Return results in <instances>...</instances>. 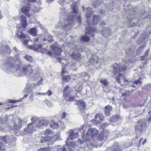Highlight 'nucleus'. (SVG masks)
I'll use <instances>...</instances> for the list:
<instances>
[{"mask_svg":"<svg viewBox=\"0 0 151 151\" xmlns=\"http://www.w3.org/2000/svg\"><path fill=\"white\" fill-rule=\"evenodd\" d=\"M47 94V95L49 96L51 95L52 94V92L51 91L49 90H48V91H47V93H37L38 95H43L44 94Z\"/></svg>","mask_w":151,"mask_h":151,"instance_id":"obj_47","label":"nucleus"},{"mask_svg":"<svg viewBox=\"0 0 151 151\" xmlns=\"http://www.w3.org/2000/svg\"><path fill=\"white\" fill-rule=\"evenodd\" d=\"M23 92L24 93H27L28 95L31 94H33V93L30 88L29 87H26L23 90Z\"/></svg>","mask_w":151,"mask_h":151,"instance_id":"obj_42","label":"nucleus"},{"mask_svg":"<svg viewBox=\"0 0 151 151\" xmlns=\"http://www.w3.org/2000/svg\"><path fill=\"white\" fill-rule=\"evenodd\" d=\"M111 31L109 27L103 28L102 31V34L104 36L107 37L110 35Z\"/></svg>","mask_w":151,"mask_h":151,"instance_id":"obj_19","label":"nucleus"},{"mask_svg":"<svg viewBox=\"0 0 151 151\" xmlns=\"http://www.w3.org/2000/svg\"><path fill=\"white\" fill-rule=\"evenodd\" d=\"M108 131H104L103 132L100 133L97 137V139L98 140L101 141L106 138L108 135Z\"/></svg>","mask_w":151,"mask_h":151,"instance_id":"obj_17","label":"nucleus"},{"mask_svg":"<svg viewBox=\"0 0 151 151\" xmlns=\"http://www.w3.org/2000/svg\"><path fill=\"white\" fill-rule=\"evenodd\" d=\"M20 22L21 23L22 27L23 29L26 28V27L27 23L26 17L22 15L20 17Z\"/></svg>","mask_w":151,"mask_h":151,"instance_id":"obj_23","label":"nucleus"},{"mask_svg":"<svg viewBox=\"0 0 151 151\" xmlns=\"http://www.w3.org/2000/svg\"><path fill=\"white\" fill-rule=\"evenodd\" d=\"M108 5V6L107 5V6H108L107 8L108 9H111L112 6H113V2H111V3L110 4H109Z\"/></svg>","mask_w":151,"mask_h":151,"instance_id":"obj_57","label":"nucleus"},{"mask_svg":"<svg viewBox=\"0 0 151 151\" xmlns=\"http://www.w3.org/2000/svg\"><path fill=\"white\" fill-rule=\"evenodd\" d=\"M7 140L8 138L6 136H0V149L3 145L2 142H3L5 144H6L8 142Z\"/></svg>","mask_w":151,"mask_h":151,"instance_id":"obj_33","label":"nucleus"},{"mask_svg":"<svg viewBox=\"0 0 151 151\" xmlns=\"http://www.w3.org/2000/svg\"><path fill=\"white\" fill-rule=\"evenodd\" d=\"M37 151H48V149L47 147L40 148L38 149Z\"/></svg>","mask_w":151,"mask_h":151,"instance_id":"obj_50","label":"nucleus"},{"mask_svg":"<svg viewBox=\"0 0 151 151\" xmlns=\"http://www.w3.org/2000/svg\"><path fill=\"white\" fill-rule=\"evenodd\" d=\"M47 52L46 49L45 48H41V49L40 50V51H39V52H41V53H45L46 54V52Z\"/></svg>","mask_w":151,"mask_h":151,"instance_id":"obj_54","label":"nucleus"},{"mask_svg":"<svg viewBox=\"0 0 151 151\" xmlns=\"http://www.w3.org/2000/svg\"><path fill=\"white\" fill-rule=\"evenodd\" d=\"M122 79H123V75L122 74L119 73L118 76L116 79V81H117L121 86H122V85L121 84V81Z\"/></svg>","mask_w":151,"mask_h":151,"instance_id":"obj_38","label":"nucleus"},{"mask_svg":"<svg viewBox=\"0 0 151 151\" xmlns=\"http://www.w3.org/2000/svg\"><path fill=\"white\" fill-rule=\"evenodd\" d=\"M98 130L95 128L89 129L86 134L87 135L94 137L98 134Z\"/></svg>","mask_w":151,"mask_h":151,"instance_id":"obj_18","label":"nucleus"},{"mask_svg":"<svg viewBox=\"0 0 151 151\" xmlns=\"http://www.w3.org/2000/svg\"><path fill=\"white\" fill-rule=\"evenodd\" d=\"M102 2V0H93L92 3V5L95 7H97Z\"/></svg>","mask_w":151,"mask_h":151,"instance_id":"obj_41","label":"nucleus"},{"mask_svg":"<svg viewBox=\"0 0 151 151\" xmlns=\"http://www.w3.org/2000/svg\"><path fill=\"white\" fill-rule=\"evenodd\" d=\"M100 24L101 25L105 26L106 25V23L103 21L101 22Z\"/></svg>","mask_w":151,"mask_h":151,"instance_id":"obj_64","label":"nucleus"},{"mask_svg":"<svg viewBox=\"0 0 151 151\" xmlns=\"http://www.w3.org/2000/svg\"><path fill=\"white\" fill-rule=\"evenodd\" d=\"M71 56L72 58L74 60L79 61L81 59V55L80 53H78L77 54H74L72 55Z\"/></svg>","mask_w":151,"mask_h":151,"instance_id":"obj_37","label":"nucleus"},{"mask_svg":"<svg viewBox=\"0 0 151 151\" xmlns=\"http://www.w3.org/2000/svg\"><path fill=\"white\" fill-rule=\"evenodd\" d=\"M105 113L106 115L108 116H110L111 111L112 110V107L110 106H106L105 107Z\"/></svg>","mask_w":151,"mask_h":151,"instance_id":"obj_30","label":"nucleus"},{"mask_svg":"<svg viewBox=\"0 0 151 151\" xmlns=\"http://www.w3.org/2000/svg\"><path fill=\"white\" fill-rule=\"evenodd\" d=\"M27 6H23L21 8L22 12L24 13L26 15H27L28 17H30V15L29 14V4L28 3H27Z\"/></svg>","mask_w":151,"mask_h":151,"instance_id":"obj_21","label":"nucleus"},{"mask_svg":"<svg viewBox=\"0 0 151 151\" xmlns=\"http://www.w3.org/2000/svg\"><path fill=\"white\" fill-rule=\"evenodd\" d=\"M29 46L31 48L32 47L33 50L34 51L38 52L40 51V50L41 49L42 47V46L41 44H34L33 46L32 45H29Z\"/></svg>","mask_w":151,"mask_h":151,"instance_id":"obj_26","label":"nucleus"},{"mask_svg":"<svg viewBox=\"0 0 151 151\" xmlns=\"http://www.w3.org/2000/svg\"><path fill=\"white\" fill-rule=\"evenodd\" d=\"M32 66L30 65V70H28L27 73V75L32 80H37L40 77L41 73L39 69L33 70L32 69Z\"/></svg>","mask_w":151,"mask_h":151,"instance_id":"obj_6","label":"nucleus"},{"mask_svg":"<svg viewBox=\"0 0 151 151\" xmlns=\"http://www.w3.org/2000/svg\"><path fill=\"white\" fill-rule=\"evenodd\" d=\"M93 11L92 8L89 7L87 8V11L86 14V16L87 18L90 17L92 15L93 13Z\"/></svg>","mask_w":151,"mask_h":151,"instance_id":"obj_34","label":"nucleus"},{"mask_svg":"<svg viewBox=\"0 0 151 151\" xmlns=\"http://www.w3.org/2000/svg\"><path fill=\"white\" fill-rule=\"evenodd\" d=\"M147 59V57L146 56H145L144 55L141 56L140 58V59L142 60H144L145 59L146 60Z\"/></svg>","mask_w":151,"mask_h":151,"instance_id":"obj_59","label":"nucleus"},{"mask_svg":"<svg viewBox=\"0 0 151 151\" xmlns=\"http://www.w3.org/2000/svg\"><path fill=\"white\" fill-rule=\"evenodd\" d=\"M49 121L45 119H42L40 121H38L37 123L36 124L35 127L37 129L42 128L44 127L47 126L49 123Z\"/></svg>","mask_w":151,"mask_h":151,"instance_id":"obj_12","label":"nucleus"},{"mask_svg":"<svg viewBox=\"0 0 151 151\" xmlns=\"http://www.w3.org/2000/svg\"><path fill=\"white\" fill-rule=\"evenodd\" d=\"M71 8L73 11L71 12H67L65 9L64 8H60V11L59 13L60 16L62 18L63 16L65 17L64 23L60 22L58 25L61 28L63 27V30H67L70 29L72 26L74 20L76 19L75 14H78V11L75 3L71 4Z\"/></svg>","mask_w":151,"mask_h":151,"instance_id":"obj_1","label":"nucleus"},{"mask_svg":"<svg viewBox=\"0 0 151 151\" xmlns=\"http://www.w3.org/2000/svg\"><path fill=\"white\" fill-rule=\"evenodd\" d=\"M77 21L78 23L79 24L81 23V19L80 16H78L77 18Z\"/></svg>","mask_w":151,"mask_h":151,"instance_id":"obj_58","label":"nucleus"},{"mask_svg":"<svg viewBox=\"0 0 151 151\" xmlns=\"http://www.w3.org/2000/svg\"><path fill=\"white\" fill-rule=\"evenodd\" d=\"M113 73L115 75L118 73L119 72H124L127 68V67L125 65H114L112 67Z\"/></svg>","mask_w":151,"mask_h":151,"instance_id":"obj_9","label":"nucleus"},{"mask_svg":"<svg viewBox=\"0 0 151 151\" xmlns=\"http://www.w3.org/2000/svg\"><path fill=\"white\" fill-rule=\"evenodd\" d=\"M23 57L29 62H31L32 60V58L31 56L29 55H26L24 56Z\"/></svg>","mask_w":151,"mask_h":151,"instance_id":"obj_46","label":"nucleus"},{"mask_svg":"<svg viewBox=\"0 0 151 151\" xmlns=\"http://www.w3.org/2000/svg\"><path fill=\"white\" fill-rule=\"evenodd\" d=\"M41 29L42 31H43L44 32L46 33H47V30L45 27L43 26H41Z\"/></svg>","mask_w":151,"mask_h":151,"instance_id":"obj_56","label":"nucleus"},{"mask_svg":"<svg viewBox=\"0 0 151 151\" xmlns=\"http://www.w3.org/2000/svg\"><path fill=\"white\" fill-rule=\"evenodd\" d=\"M29 95H30L29 97V101H32L33 100V96L32 95V94H29Z\"/></svg>","mask_w":151,"mask_h":151,"instance_id":"obj_61","label":"nucleus"},{"mask_svg":"<svg viewBox=\"0 0 151 151\" xmlns=\"http://www.w3.org/2000/svg\"><path fill=\"white\" fill-rule=\"evenodd\" d=\"M146 90L147 91H149L151 90V85L150 84H148L146 86H145V87Z\"/></svg>","mask_w":151,"mask_h":151,"instance_id":"obj_48","label":"nucleus"},{"mask_svg":"<svg viewBox=\"0 0 151 151\" xmlns=\"http://www.w3.org/2000/svg\"><path fill=\"white\" fill-rule=\"evenodd\" d=\"M98 57L95 55H93L91 56V58L89 60V62L93 64L94 65H95L98 63Z\"/></svg>","mask_w":151,"mask_h":151,"instance_id":"obj_29","label":"nucleus"},{"mask_svg":"<svg viewBox=\"0 0 151 151\" xmlns=\"http://www.w3.org/2000/svg\"><path fill=\"white\" fill-rule=\"evenodd\" d=\"M57 137V135H54L52 137L50 136H45V137L40 136L37 138L36 140L39 143H43L46 142L49 140L52 141L56 140Z\"/></svg>","mask_w":151,"mask_h":151,"instance_id":"obj_7","label":"nucleus"},{"mask_svg":"<svg viewBox=\"0 0 151 151\" xmlns=\"http://www.w3.org/2000/svg\"><path fill=\"white\" fill-rule=\"evenodd\" d=\"M29 33L32 35H35L36 33V29L32 28L29 30Z\"/></svg>","mask_w":151,"mask_h":151,"instance_id":"obj_45","label":"nucleus"},{"mask_svg":"<svg viewBox=\"0 0 151 151\" xmlns=\"http://www.w3.org/2000/svg\"><path fill=\"white\" fill-rule=\"evenodd\" d=\"M46 35L47 36V37L46 38H44L43 39V41L47 40L49 42H51L52 40L53 36L50 35L49 33H46Z\"/></svg>","mask_w":151,"mask_h":151,"instance_id":"obj_39","label":"nucleus"},{"mask_svg":"<svg viewBox=\"0 0 151 151\" xmlns=\"http://www.w3.org/2000/svg\"><path fill=\"white\" fill-rule=\"evenodd\" d=\"M54 132L50 129H47L44 133L46 135V136H50L52 137L54 135H54Z\"/></svg>","mask_w":151,"mask_h":151,"instance_id":"obj_35","label":"nucleus"},{"mask_svg":"<svg viewBox=\"0 0 151 151\" xmlns=\"http://www.w3.org/2000/svg\"><path fill=\"white\" fill-rule=\"evenodd\" d=\"M23 120L20 118L18 119L17 121L14 124V129L17 130L20 129L22 126V122Z\"/></svg>","mask_w":151,"mask_h":151,"instance_id":"obj_20","label":"nucleus"},{"mask_svg":"<svg viewBox=\"0 0 151 151\" xmlns=\"http://www.w3.org/2000/svg\"><path fill=\"white\" fill-rule=\"evenodd\" d=\"M90 40V37L87 35H85L82 36L81 37V40L82 41L84 42H88Z\"/></svg>","mask_w":151,"mask_h":151,"instance_id":"obj_40","label":"nucleus"},{"mask_svg":"<svg viewBox=\"0 0 151 151\" xmlns=\"http://www.w3.org/2000/svg\"><path fill=\"white\" fill-rule=\"evenodd\" d=\"M86 24L85 25L86 34H89L92 37H93L94 35L92 34L91 33L94 32H97L98 31L96 28L91 27V24L90 23V21L88 19H86Z\"/></svg>","mask_w":151,"mask_h":151,"instance_id":"obj_8","label":"nucleus"},{"mask_svg":"<svg viewBox=\"0 0 151 151\" xmlns=\"http://www.w3.org/2000/svg\"><path fill=\"white\" fill-rule=\"evenodd\" d=\"M109 101L110 102H112L113 104H116L115 100L114 97H113L111 99H109Z\"/></svg>","mask_w":151,"mask_h":151,"instance_id":"obj_53","label":"nucleus"},{"mask_svg":"<svg viewBox=\"0 0 151 151\" xmlns=\"http://www.w3.org/2000/svg\"><path fill=\"white\" fill-rule=\"evenodd\" d=\"M38 118L36 117L33 116L31 118V120L33 123H35L37 121Z\"/></svg>","mask_w":151,"mask_h":151,"instance_id":"obj_52","label":"nucleus"},{"mask_svg":"<svg viewBox=\"0 0 151 151\" xmlns=\"http://www.w3.org/2000/svg\"><path fill=\"white\" fill-rule=\"evenodd\" d=\"M35 126L32 123L28 124L27 128L24 129V132L26 135H29L33 132L34 130H35Z\"/></svg>","mask_w":151,"mask_h":151,"instance_id":"obj_11","label":"nucleus"},{"mask_svg":"<svg viewBox=\"0 0 151 151\" xmlns=\"http://www.w3.org/2000/svg\"><path fill=\"white\" fill-rule=\"evenodd\" d=\"M120 117V116L115 115L111 118L110 122L112 125H116L121 121Z\"/></svg>","mask_w":151,"mask_h":151,"instance_id":"obj_14","label":"nucleus"},{"mask_svg":"<svg viewBox=\"0 0 151 151\" xmlns=\"http://www.w3.org/2000/svg\"><path fill=\"white\" fill-rule=\"evenodd\" d=\"M100 19V18L99 16L94 15L93 17L92 24L93 25L96 24Z\"/></svg>","mask_w":151,"mask_h":151,"instance_id":"obj_31","label":"nucleus"},{"mask_svg":"<svg viewBox=\"0 0 151 151\" xmlns=\"http://www.w3.org/2000/svg\"><path fill=\"white\" fill-rule=\"evenodd\" d=\"M141 78H140L139 79H138L136 81H134V83H132L131 85V86L134 88H139L141 86V85L142 83V81H140L142 80Z\"/></svg>","mask_w":151,"mask_h":151,"instance_id":"obj_25","label":"nucleus"},{"mask_svg":"<svg viewBox=\"0 0 151 151\" xmlns=\"http://www.w3.org/2000/svg\"><path fill=\"white\" fill-rule=\"evenodd\" d=\"M29 42L28 40H25L23 42V44L24 45H27Z\"/></svg>","mask_w":151,"mask_h":151,"instance_id":"obj_63","label":"nucleus"},{"mask_svg":"<svg viewBox=\"0 0 151 151\" xmlns=\"http://www.w3.org/2000/svg\"><path fill=\"white\" fill-rule=\"evenodd\" d=\"M109 125V124L108 123H104L101 125V128L104 129L106 127L108 126Z\"/></svg>","mask_w":151,"mask_h":151,"instance_id":"obj_51","label":"nucleus"},{"mask_svg":"<svg viewBox=\"0 0 151 151\" xmlns=\"http://www.w3.org/2000/svg\"><path fill=\"white\" fill-rule=\"evenodd\" d=\"M119 92L122 94V96H129L131 95V93L130 94V91L125 90L124 89L122 88H120Z\"/></svg>","mask_w":151,"mask_h":151,"instance_id":"obj_28","label":"nucleus"},{"mask_svg":"<svg viewBox=\"0 0 151 151\" xmlns=\"http://www.w3.org/2000/svg\"><path fill=\"white\" fill-rule=\"evenodd\" d=\"M104 119V116L102 114L97 113L95 116V119L92 120V122L95 124H97L100 122L99 120L103 121Z\"/></svg>","mask_w":151,"mask_h":151,"instance_id":"obj_15","label":"nucleus"},{"mask_svg":"<svg viewBox=\"0 0 151 151\" xmlns=\"http://www.w3.org/2000/svg\"><path fill=\"white\" fill-rule=\"evenodd\" d=\"M14 58L15 60L13 59L12 57L7 58L1 66L2 69L4 71H6L7 69L14 68L15 66V60L16 61H19V56L18 55L15 56Z\"/></svg>","mask_w":151,"mask_h":151,"instance_id":"obj_3","label":"nucleus"},{"mask_svg":"<svg viewBox=\"0 0 151 151\" xmlns=\"http://www.w3.org/2000/svg\"><path fill=\"white\" fill-rule=\"evenodd\" d=\"M50 48L53 51L56 52L55 53L57 55H59L60 54L61 49L55 45L53 44L50 46Z\"/></svg>","mask_w":151,"mask_h":151,"instance_id":"obj_24","label":"nucleus"},{"mask_svg":"<svg viewBox=\"0 0 151 151\" xmlns=\"http://www.w3.org/2000/svg\"><path fill=\"white\" fill-rule=\"evenodd\" d=\"M146 124V121L144 120L137 121L135 127V131H142V130L145 128Z\"/></svg>","mask_w":151,"mask_h":151,"instance_id":"obj_10","label":"nucleus"},{"mask_svg":"<svg viewBox=\"0 0 151 151\" xmlns=\"http://www.w3.org/2000/svg\"><path fill=\"white\" fill-rule=\"evenodd\" d=\"M146 19H149V20L151 22V16L150 15H147L145 18Z\"/></svg>","mask_w":151,"mask_h":151,"instance_id":"obj_62","label":"nucleus"},{"mask_svg":"<svg viewBox=\"0 0 151 151\" xmlns=\"http://www.w3.org/2000/svg\"><path fill=\"white\" fill-rule=\"evenodd\" d=\"M76 104L78 106V107L81 111H83L86 107V103L84 101H78L76 102Z\"/></svg>","mask_w":151,"mask_h":151,"instance_id":"obj_22","label":"nucleus"},{"mask_svg":"<svg viewBox=\"0 0 151 151\" xmlns=\"http://www.w3.org/2000/svg\"><path fill=\"white\" fill-rule=\"evenodd\" d=\"M11 50L8 45H3L0 48V53L3 55L9 54Z\"/></svg>","mask_w":151,"mask_h":151,"instance_id":"obj_13","label":"nucleus"},{"mask_svg":"<svg viewBox=\"0 0 151 151\" xmlns=\"http://www.w3.org/2000/svg\"><path fill=\"white\" fill-rule=\"evenodd\" d=\"M150 48L148 49L145 52V53L144 54V55L145 56H146L147 57L148 56L149 53L150 52Z\"/></svg>","mask_w":151,"mask_h":151,"instance_id":"obj_55","label":"nucleus"},{"mask_svg":"<svg viewBox=\"0 0 151 151\" xmlns=\"http://www.w3.org/2000/svg\"><path fill=\"white\" fill-rule=\"evenodd\" d=\"M122 150L121 146L114 144L111 148V151H121Z\"/></svg>","mask_w":151,"mask_h":151,"instance_id":"obj_32","label":"nucleus"},{"mask_svg":"<svg viewBox=\"0 0 151 151\" xmlns=\"http://www.w3.org/2000/svg\"><path fill=\"white\" fill-rule=\"evenodd\" d=\"M16 75L17 76H22L24 74L27 75V73L28 70H30V65H25L24 66H22L20 64L17 65L15 66Z\"/></svg>","mask_w":151,"mask_h":151,"instance_id":"obj_4","label":"nucleus"},{"mask_svg":"<svg viewBox=\"0 0 151 151\" xmlns=\"http://www.w3.org/2000/svg\"><path fill=\"white\" fill-rule=\"evenodd\" d=\"M63 97L65 99L66 101L72 102L75 101V97L73 96L70 95V89L68 86L64 88L63 90Z\"/></svg>","mask_w":151,"mask_h":151,"instance_id":"obj_5","label":"nucleus"},{"mask_svg":"<svg viewBox=\"0 0 151 151\" xmlns=\"http://www.w3.org/2000/svg\"><path fill=\"white\" fill-rule=\"evenodd\" d=\"M150 34L149 33L147 32L142 34L137 42V44L139 45L143 43L144 42L145 40L149 36Z\"/></svg>","mask_w":151,"mask_h":151,"instance_id":"obj_16","label":"nucleus"},{"mask_svg":"<svg viewBox=\"0 0 151 151\" xmlns=\"http://www.w3.org/2000/svg\"><path fill=\"white\" fill-rule=\"evenodd\" d=\"M63 79L62 80L64 81L69 82L70 80V77L69 76H63L62 75Z\"/></svg>","mask_w":151,"mask_h":151,"instance_id":"obj_44","label":"nucleus"},{"mask_svg":"<svg viewBox=\"0 0 151 151\" xmlns=\"http://www.w3.org/2000/svg\"><path fill=\"white\" fill-rule=\"evenodd\" d=\"M123 80L124 83V84L127 85V84H128V83L129 84L130 83H131V82H130V81H129L128 80H124V78H123Z\"/></svg>","mask_w":151,"mask_h":151,"instance_id":"obj_60","label":"nucleus"},{"mask_svg":"<svg viewBox=\"0 0 151 151\" xmlns=\"http://www.w3.org/2000/svg\"><path fill=\"white\" fill-rule=\"evenodd\" d=\"M100 82L104 86H108L109 84V82L107 81V80L104 78H102L100 80Z\"/></svg>","mask_w":151,"mask_h":151,"instance_id":"obj_43","label":"nucleus"},{"mask_svg":"<svg viewBox=\"0 0 151 151\" xmlns=\"http://www.w3.org/2000/svg\"><path fill=\"white\" fill-rule=\"evenodd\" d=\"M51 121H52V122L50 124V127L53 129H55L59 127V124L58 123L53 122L52 120H51Z\"/></svg>","mask_w":151,"mask_h":151,"instance_id":"obj_36","label":"nucleus"},{"mask_svg":"<svg viewBox=\"0 0 151 151\" xmlns=\"http://www.w3.org/2000/svg\"><path fill=\"white\" fill-rule=\"evenodd\" d=\"M83 127H81L79 130V132L77 131L75 129H70L67 132L68 137L67 140L65 142L66 145L64 147H61V149L63 151H73L74 148H76L77 145L75 141H73L68 142V141L69 140H73L77 138L79 136V133L81 132V130H82V133H83Z\"/></svg>","mask_w":151,"mask_h":151,"instance_id":"obj_2","label":"nucleus"},{"mask_svg":"<svg viewBox=\"0 0 151 151\" xmlns=\"http://www.w3.org/2000/svg\"><path fill=\"white\" fill-rule=\"evenodd\" d=\"M17 36L18 38L24 39L26 38L27 37L29 38V37L27 35L24 34L22 32L17 31L16 32V35L15 37Z\"/></svg>","mask_w":151,"mask_h":151,"instance_id":"obj_27","label":"nucleus"},{"mask_svg":"<svg viewBox=\"0 0 151 151\" xmlns=\"http://www.w3.org/2000/svg\"><path fill=\"white\" fill-rule=\"evenodd\" d=\"M45 102L48 107H51L52 106V103L48 100H46L45 101Z\"/></svg>","mask_w":151,"mask_h":151,"instance_id":"obj_49","label":"nucleus"}]
</instances>
